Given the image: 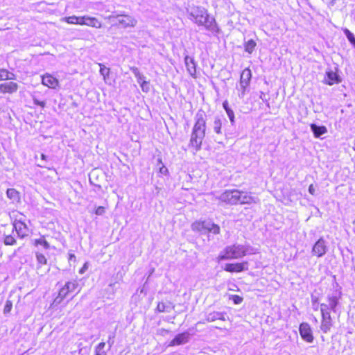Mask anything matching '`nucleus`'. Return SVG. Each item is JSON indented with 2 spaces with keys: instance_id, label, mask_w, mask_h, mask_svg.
<instances>
[{
  "instance_id": "obj_1",
  "label": "nucleus",
  "mask_w": 355,
  "mask_h": 355,
  "mask_svg": "<svg viewBox=\"0 0 355 355\" xmlns=\"http://www.w3.org/2000/svg\"><path fill=\"white\" fill-rule=\"evenodd\" d=\"M194 120L189 146L193 150V153H196L201 149L202 141L205 137L206 115L203 112L199 111L196 113Z\"/></svg>"
},
{
  "instance_id": "obj_2",
  "label": "nucleus",
  "mask_w": 355,
  "mask_h": 355,
  "mask_svg": "<svg viewBox=\"0 0 355 355\" xmlns=\"http://www.w3.org/2000/svg\"><path fill=\"white\" fill-rule=\"evenodd\" d=\"M257 249L250 245L235 243L225 247L219 254L218 261L237 259L245 255L255 254Z\"/></svg>"
},
{
  "instance_id": "obj_3",
  "label": "nucleus",
  "mask_w": 355,
  "mask_h": 355,
  "mask_svg": "<svg viewBox=\"0 0 355 355\" xmlns=\"http://www.w3.org/2000/svg\"><path fill=\"white\" fill-rule=\"evenodd\" d=\"M190 16L196 24L198 26H204L211 33L216 34L219 32V28L215 19L208 15L207 11L205 8L202 7L191 8Z\"/></svg>"
},
{
  "instance_id": "obj_4",
  "label": "nucleus",
  "mask_w": 355,
  "mask_h": 355,
  "mask_svg": "<svg viewBox=\"0 0 355 355\" xmlns=\"http://www.w3.org/2000/svg\"><path fill=\"white\" fill-rule=\"evenodd\" d=\"M79 285L77 280L67 282L63 287L60 288L58 295L54 300L55 304H60L62 301L69 294H77L80 291Z\"/></svg>"
},
{
  "instance_id": "obj_5",
  "label": "nucleus",
  "mask_w": 355,
  "mask_h": 355,
  "mask_svg": "<svg viewBox=\"0 0 355 355\" xmlns=\"http://www.w3.org/2000/svg\"><path fill=\"white\" fill-rule=\"evenodd\" d=\"M191 228L193 231L202 233L210 232L214 234L220 233L219 226L209 220L196 221L191 225Z\"/></svg>"
},
{
  "instance_id": "obj_6",
  "label": "nucleus",
  "mask_w": 355,
  "mask_h": 355,
  "mask_svg": "<svg viewBox=\"0 0 355 355\" xmlns=\"http://www.w3.org/2000/svg\"><path fill=\"white\" fill-rule=\"evenodd\" d=\"M107 19L112 20L116 19L118 24L122 28L135 27L137 23V19L131 15L118 14L114 12L112 15L107 17Z\"/></svg>"
},
{
  "instance_id": "obj_7",
  "label": "nucleus",
  "mask_w": 355,
  "mask_h": 355,
  "mask_svg": "<svg viewBox=\"0 0 355 355\" xmlns=\"http://www.w3.org/2000/svg\"><path fill=\"white\" fill-rule=\"evenodd\" d=\"M341 297L340 292L334 291L329 293L327 296V303H322L320 305H324L327 306V311L328 313L332 311L333 313H337L339 309L340 299Z\"/></svg>"
},
{
  "instance_id": "obj_8",
  "label": "nucleus",
  "mask_w": 355,
  "mask_h": 355,
  "mask_svg": "<svg viewBox=\"0 0 355 355\" xmlns=\"http://www.w3.org/2000/svg\"><path fill=\"white\" fill-rule=\"evenodd\" d=\"M327 306L324 305H320V312H321V324H320V330L324 334L328 333L331 328L333 326V321L331 317L330 313H328L327 311Z\"/></svg>"
},
{
  "instance_id": "obj_9",
  "label": "nucleus",
  "mask_w": 355,
  "mask_h": 355,
  "mask_svg": "<svg viewBox=\"0 0 355 355\" xmlns=\"http://www.w3.org/2000/svg\"><path fill=\"white\" fill-rule=\"evenodd\" d=\"M239 195V190H226L220 194L219 200L229 204L236 205L239 202V198H238Z\"/></svg>"
},
{
  "instance_id": "obj_10",
  "label": "nucleus",
  "mask_w": 355,
  "mask_h": 355,
  "mask_svg": "<svg viewBox=\"0 0 355 355\" xmlns=\"http://www.w3.org/2000/svg\"><path fill=\"white\" fill-rule=\"evenodd\" d=\"M300 334L302 338L307 343H311L313 341V336L310 325L306 322H303L300 325Z\"/></svg>"
},
{
  "instance_id": "obj_11",
  "label": "nucleus",
  "mask_w": 355,
  "mask_h": 355,
  "mask_svg": "<svg viewBox=\"0 0 355 355\" xmlns=\"http://www.w3.org/2000/svg\"><path fill=\"white\" fill-rule=\"evenodd\" d=\"M248 269V262L243 261L241 263H227L224 270L230 272H241Z\"/></svg>"
},
{
  "instance_id": "obj_12",
  "label": "nucleus",
  "mask_w": 355,
  "mask_h": 355,
  "mask_svg": "<svg viewBox=\"0 0 355 355\" xmlns=\"http://www.w3.org/2000/svg\"><path fill=\"white\" fill-rule=\"evenodd\" d=\"M326 242L323 239H320L313 246L312 253L318 257H321L327 252Z\"/></svg>"
},
{
  "instance_id": "obj_13",
  "label": "nucleus",
  "mask_w": 355,
  "mask_h": 355,
  "mask_svg": "<svg viewBox=\"0 0 355 355\" xmlns=\"http://www.w3.org/2000/svg\"><path fill=\"white\" fill-rule=\"evenodd\" d=\"M184 64L189 75L193 78H196V63L194 58L193 57L186 55L184 57Z\"/></svg>"
},
{
  "instance_id": "obj_14",
  "label": "nucleus",
  "mask_w": 355,
  "mask_h": 355,
  "mask_svg": "<svg viewBox=\"0 0 355 355\" xmlns=\"http://www.w3.org/2000/svg\"><path fill=\"white\" fill-rule=\"evenodd\" d=\"M13 225L19 236L23 238L28 235V228L21 219L16 220Z\"/></svg>"
},
{
  "instance_id": "obj_15",
  "label": "nucleus",
  "mask_w": 355,
  "mask_h": 355,
  "mask_svg": "<svg viewBox=\"0 0 355 355\" xmlns=\"http://www.w3.org/2000/svg\"><path fill=\"white\" fill-rule=\"evenodd\" d=\"M42 83L49 88L55 89L58 85L59 82L56 78L49 73H46L42 76Z\"/></svg>"
},
{
  "instance_id": "obj_16",
  "label": "nucleus",
  "mask_w": 355,
  "mask_h": 355,
  "mask_svg": "<svg viewBox=\"0 0 355 355\" xmlns=\"http://www.w3.org/2000/svg\"><path fill=\"white\" fill-rule=\"evenodd\" d=\"M190 334L188 332H184L178 334L175 338L171 341L170 346L180 345L185 344L189 342Z\"/></svg>"
},
{
  "instance_id": "obj_17",
  "label": "nucleus",
  "mask_w": 355,
  "mask_h": 355,
  "mask_svg": "<svg viewBox=\"0 0 355 355\" xmlns=\"http://www.w3.org/2000/svg\"><path fill=\"white\" fill-rule=\"evenodd\" d=\"M239 196L238 198H239V204H252V203H256L257 198L253 196H251L248 192L246 191H239Z\"/></svg>"
},
{
  "instance_id": "obj_18",
  "label": "nucleus",
  "mask_w": 355,
  "mask_h": 355,
  "mask_svg": "<svg viewBox=\"0 0 355 355\" xmlns=\"http://www.w3.org/2000/svg\"><path fill=\"white\" fill-rule=\"evenodd\" d=\"M17 89L18 85L16 83L14 82H8L0 85V93L3 94H12L13 92H15L17 90Z\"/></svg>"
},
{
  "instance_id": "obj_19",
  "label": "nucleus",
  "mask_w": 355,
  "mask_h": 355,
  "mask_svg": "<svg viewBox=\"0 0 355 355\" xmlns=\"http://www.w3.org/2000/svg\"><path fill=\"white\" fill-rule=\"evenodd\" d=\"M225 313L224 312H218V311H214V312H211V313H208L207 315H206V321L207 322H214L216 320H223L225 321Z\"/></svg>"
},
{
  "instance_id": "obj_20",
  "label": "nucleus",
  "mask_w": 355,
  "mask_h": 355,
  "mask_svg": "<svg viewBox=\"0 0 355 355\" xmlns=\"http://www.w3.org/2000/svg\"><path fill=\"white\" fill-rule=\"evenodd\" d=\"M251 78L252 72L250 69L249 68H245L241 72L239 83H241L244 85H250Z\"/></svg>"
},
{
  "instance_id": "obj_21",
  "label": "nucleus",
  "mask_w": 355,
  "mask_h": 355,
  "mask_svg": "<svg viewBox=\"0 0 355 355\" xmlns=\"http://www.w3.org/2000/svg\"><path fill=\"white\" fill-rule=\"evenodd\" d=\"M327 80L326 83L329 85H332L335 83L340 82L338 75L332 71H327L326 73Z\"/></svg>"
},
{
  "instance_id": "obj_22",
  "label": "nucleus",
  "mask_w": 355,
  "mask_h": 355,
  "mask_svg": "<svg viewBox=\"0 0 355 355\" xmlns=\"http://www.w3.org/2000/svg\"><path fill=\"white\" fill-rule=\"evenodd\" d=\"M311 130L315 137H320L322 135L327 133V129L324 125H317L314 123L311 125Z\"/></svg>"
},
{
  "instance_id": "obj_23",
  "label": "nucleus",
  "mask_w": 355,
  "mask_h": 355,
  "mask_svg": "<svg viewBox=\"0 0 355 355\" xmlns=\"http://www.w3.org/2000/svg\"><path fill=\"white\" fill-rule=\"evenodd\" d=\"M85 26L96 28H101L102 26V24L97 18L86 15Z\"/></svg>"
},
{
  "instance_id": "obj_24",
  "label": "nucleus",
  "mask_w": 355,
  "mask_h": 355,
  "mask_svg": "<svg viewBox=\"0 0 355 355\" xmlns=\"http://www.w3.org/2000/svg\"><path fill=\"white\" fill-rule=\"evenodd\" d=\"M222 121H223V119L221 116H216L214 117L212 127H213L214 132H216L217 135L222 134V124H223Z\"/></svg>"
},
{
  "instance_id": "obj_25",
  "label": "nucleus",
  "mask_w": 355,
  "mask_h": 355,
  "mask_svg": "<svg viewBox=\"0 0 355 355\" xmlns=\"http://www.w3.org/2000/svg\"><path fill=\"white\" fill-rule=\"evenodd\" d=\"M7 197L13 202H18L20 200L19 193L15 189H8L6 191Z\"/></svg>"
},
{
  "instance_id": "obj_26",
  "label": "nucleus",
  "mask_w": 355,
  "mask_h": 355,
  "mask_svg": "<svg viewBox=\"0 0 355 355\" xmlns=\"http://www.w3.org/2000/svg\"><path fill=\"white\" fill-rule=\"evenodd\" d=\"M249 85H244L241 83L236 86V89L238 90V96L240 98H243L246 92L248 91Z\"/></svg>"
},
{
  "instance_id": "obj_27",
  "label": "nucleus",
  "mask_w": 355,
  "mask_h": 355,
  "mask_svg": "<svg viewBox=\"0 0 355 355\" xmlns=\"http://www.w3.org/2000/svg\"><path fill=\"white\" fill-rule=\"evenodd\" d=\"M14 79V74L10 73L6 69H0V80H12Z\"/></svg>"
},
{
  "instance_id": "obj_28",
  "label": "nucleus",
  "mask_w": 355,
  "mask_h": 355,
  "mask_svg": "<svg viewBox=\"0 0 355 355\" xmlns=\"http://www.w3.org/2000/svg\"><path fill=\"white\" fill-rule=\"evenodd\" d=\"M256 45L257 44L253 40H249L244 44L245 51L251 54L254 51Z\"/></svg>"
},
{
  "instance_id": "obj_29",
  "label": "nucleus",
  "mask_w": 355,
  "mask_h": 355,
  "mask_svg": "<svg viewBox=\"0 0 355 355\" xmlns=\"http://www.w3.org/2000/svg\"><path fill=\"white\" fill-rule=\"evenodd\" d=\"M131 71L134 73L135 76L137 78V80L139 85L142 82L146 81L145 76L140 73L139 70L137 67L132 68Z\"/></svg>"
},
{
  "instance_id": "obj_30",
  "label": "nucleus",
  "mask_w": 355,
  "mask_h": 355,
  "mask_svg": "<svg viewBox=\"0 0 355 355\" xmlns=\"http://www.w3.org/2000/svg\"><path fill=\"white\" fill-rule=\"evenodd\" d=\"M105 343L104 342L100 343L95 349V355H107L106 352L104 350Z\"/></svg>"
},
{
  "instance_id": "obj_31",
  "label": "nucleus",
  "mask_w": 355,
  "mask_h": 355,
  "mask_svg": "<svg viewBox=\"0 0 355 355\" xmlns=\"http://www.w3.org/2000/svg\"><path fill=\"white\" fill-rule=\"evenodd\" d=\"M100 66V73L103 77L104 80H106L107 77L110 75V68L106 67L103 64H98Z\"/></svg>"
},
{
  "instance_id": "obj_32",
  "label": "nucleus",
  "mask_w": 355,
  "mask_h": 355,
  "mask_svg": "<svg viewBox=\"0 0 355 355\" xmlns=\"http://www.w3.org/2000/svg\"><path fill=\"white\" fill-rule=\"evenodd\" d=\"M35 245H40L46 250H47L50 248L49 243L44 239V236H42L38 239H35Z\"/></svg>"
},
{
  "instance_id": "obj_33",
  "label": "nucleus",
  "mask_w": 355,
  "mask_h": 355,
  "mask_svg": "<svg viewBox=\"0 0 355 355\" xmlns=\"http://www.w3.org/2000/svg\"><path fill=\"white\" fill-rule=\"evenodd\" d=\"M344 33L351 44L355 48V37L354 34L347 28L344 30Z\"/></svg>"
},
{
  "instance_id": "obj_34",
  "label": "nucleus",
  "mask_w": 355,
  "mask_h": 355,
  "mask_svg": "<svg viewBox=\"0 0 355 355\" xmlns=\"http://www.w3.org/2000/svg\"><path fill=\"white\" fill-rule=\"evenodd\" d=\"M36 259L39 264L46 265L47 263V259L46 257L40 252H36Z\"/></svg>"
},
{
  "instance_id": "obj_35",
  "label": "nucleus",
  "mask_w": 355,
  "mask_h": 355,
  "mask_svg": "<svg viewBox=\"0 0 355 355\" xmlns=\"http://www.w3.org/2000/svg\"><path fill=\"white\" fill-rule=\"evenodd\" d=\"M62 21H65L69 24L77 25V16L73 15L69 17H65L62 19Z\"/></svg>"
},
{
  "instance_id": "obj_36",
  "label": "nucleus",
  "mask_w": 355,
  "mask_h": 355,
  "mask_svg": "<svg viewBox=\"0 0 355 355\" xmlns=\"http://www.w3.org/2000/svg\"><path fill=\"white\" fill-rule=\"evenodd\" d=\"M15 243H16L15 239L11 235H8L4 239V243L6 245H12L15 244Z\"/></svg>"
},
{
  "instance_id": "obj_37",
  "label": "nucleus",
  "mask_w": 355,
  "mask_h": 355,
  "mask_svg": "<svg viewBox=\"0 0 355 355\" xmlns=\"http://www.w3.org/2000/svg\"><path fill=\"white\" fill-rule=\"evenodd\" d=\"M226 114L230 121L232 125H234L235 123V116L234 111L232 109L227 110Z\"/></svg>"
},
{
  "instance_id": "obj_38",
  "label": "nucleus",
  "mask_w": 355,
  "mask_h": 355,
  "mask_svg": "<svg viewBox=\"0 0 355 355\" xmlns=\"http://www.w3.org/2000/svg\"><path fill=\"white\" fill-rule=\"evenodd\" d=\"M230 299L232 300L235 304H239L243 302V298L237 295H230Z\"/></svg>"
},
{
  "instance_id": "obj_39",
  "label": "nucleus",
  "mask_w": 355,
  "mask_h": 355,
  "mask_svg": "<svg viewBox=\"0 0 355 355\" xmlns=\"http://www.w3.org/2000/svg\"><path fill=\"white\" fill-rule=\"evenodd\" d=\"M140 87L144 92L147 93L150 91V83L146 80L145 82H142L140 84Z\"/></svg>"
},
{
  "instance_id": "obj_40",
  "label": "nucleus",
  "mask_w": 355,
  "mask_h": 355,
  "mask_svg": "<svg viewBox=\"0 0 355 355\" xmlns=\"http://www.w3.org/2000/svg\"><path fill=\"white\" fill-rule=\"evenodd\" d=\"M94 213L97 216H103L105 213V207L99 206L95 209Z\"/></svg>"
},
{
  "instance_id": "obj_41",
  "label": "nucleus",
  "mask_w": 355,
  "mask_h": 355,
  "mask_svg": "<svg viewBox=\"0 0 355 355\" xmlns=\"http://www.w3.org/2000/svg\"><path fill=\"white\" fill-rule=\"evenodd\" d=\"M312 307L314 311H318L319 309L318 299L316 297L311 298Z\"/></svg>"
},
{
  "instance_id": "obj_42",
  "label": "nucleus",
  "mask_w": 355,
  "mask_h": 355,
  "mask_svg": "<svg viewBox=\"0 0 355 355\" xmlns=\"http://www.w3.org/2000/svg\"><path fill=\"white\" fill-rule=\"evenodd\" d=\"M166 305L164 302H159L157 306V309L159 312H164L166 311Z\"/></svg>"
},
{
  "instance_id": "obj_43",
  "label": "nucleus",
  "mask_w": 355,
  "mask_h": 355,
  "mask_svg": "<svg viewBox=\"0 0 355 355\" xmlns=\"http://www.w3.org/2000/svg\"><path fill=\"white\" fill-rule=\"evenodd\" d=\"M12 309V303L10 301H7L3 309L5 313H9Z\"/></svg>"
},
{
  "instance_id": "obj_44",
  "label": "nucleus",
  "mask_w": 355,
  "mask_h": 355,
  "mask_svg": "<svg viewBox=\"0 0 355 355\" xmlns=\"http://www.w3.org/2000/svg\"><path fill=\"white\" fill-rule=\"evenodd\" d=\"M85 17L86 15L77 17V25H85Z\"/></svg>"
},
{
  "instance_id": "obj_45",
  "label": "nucleus",
  "mask_w": 355,
  "mask_h": 355,
  "mask_svg": "<svg viewBox=\"0 0 355 355\" xmlns=\"http://www.w3.org/2000/svg\"><path fill=\"white\" fill-rule=\"evenodd\" d=\"M34 104L38 106H40L41 107H44L46 105L45 101H40L35 98H33Z\"/></svg>"
},
{
  "instance_id": "obj_46",
  "label": "nucleus",
  "mask_w": 355,
  "mask_h": 355,
  "mask_svg": "<svg viewBox=\"0 0 355 355\" xmlns=\"http://www.w3.org/2000/svg\"><path fill=\"white\" fill-rule=\"evenodd\" d=\"M114 336H115V335L114 333L109 336L107 343H108L110 347H111L112 346V345L114 344Z\"/></svg>"
},
{
  "instance_id": "obj_47",
  "label": "nucleus",
  "mask_w": 355,
  "mask_h": 355,
  "mask_svg": "<svg viewBox=\"0 0 355 355\" xmlns=\"http://www.w3.org/2000/svg\"><path fill=\"white\" fill-rule=\"evenodd\" d=\"M88 269V263H84L83 266L80 269L79 273L83 274Z\"/></svg>"
},
{
  "instance_id": "obj_48",
  "label": "nucleus",
  "mask_w": 355,
  "mask_h": 355,
  "mask_svg": "<svg viewBox=\"0 0 355 355\" xmlns=\"http://www.w3.org/2000/svg\"><path fill=\"white\" fill-rule=\"evenodd\" d=\"M159 173L163 175H166L168 173V169L164 166H162L159 168Z\"/></svg>"
},
{
  "instance_id": "obj_49",
  "label": "nucleus",
  "mask_w": 355,
  "mask_h": 355,
  "mask_svg": "<svg viewBox=\"0 0 355 355\" xmlns=\"http://www.w3.org/2000/svg\"><path fill=\"white\" fill-rule=\"evenodd\" d=\"M315 187L313 184H311L309 187V192L311 194V195H314L315 194Z\"/></svg>"
},
{
  "instance_id": "obj_50",
  "label": "nucleus",
  "mask_w": 355,
  "mask_h": 355,
  "mask_svg": "<svg viewBox=\"0 0 355 355\" xmlns=\"http://www.w3.org/2000/svg\"><path fill=\"white\" fill-rule=\"evenodd\" d=\"M223 107L224 110H225V112H227V110L231 109V108L229 107L228 102H227V101H225L223 103Z\"/></svg>"
},
{
  "instance_id": "obj_51",
  "label": "nucleus",
  "mask_w": 355,
  "mask_h": 355,
  "mask_svg": "<svg viewBox=\"0 0 355 355\" xmlns=\"http://www.w3.org/2000/svg\"><path fill=\"white\" fill-rule=\"evenodd\" d=\"M75 260H76V256L73 254H69V261H75Z\"/></svg>"
},
{
  "instance_id": "obj_52",
  "label": "nucleus",
  "mask_w": 355,
  "mask_h": 355,
  "mask_svg": "<svg viewBox=\"0 0 355 355\" xmlns=\"http://www.w3.org/2000/svg\"><path fill=\"white\" fill-rule=\"evenodd\" d=\"M94 8H97V9H98V10H101V8H100L99 7H100V6H102V4H101V3H95L94 4Z\"/></svg>"
},
{
  "instance_id": "obj_53",
  "label": "nucleus",
  "mask_w": 355,
  "mask_h": 355,
  "mask_svg": "<svg viewBox=\"0 0 355 355\" xmlns=\"http://www.w3.org/2000/svg\"><path fill=\"white\" fill-rule=\"evenodd\" d=\"M42 158L43 159H45V155L42 154Z\"/></svg>"
}]
</instances>
